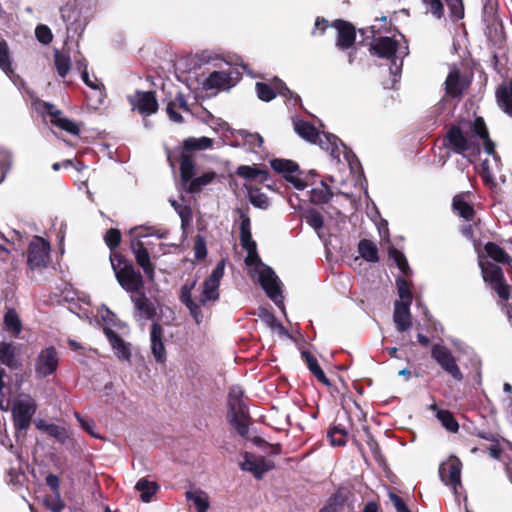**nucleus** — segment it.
<instances>
[{"instance_id":"obj_1","label":"nucleus","mask_w":512,"mask_h":512,"mask_svg":"<svg viewBox=\"0 0 512 512\" xmlns=\"http://www.w3.org/2000/svg\"><path fill=\"white\" fill-rule=\"evenodd\" d=\"M447 146L455 153L473 162L480 154L481 146L487 157L481 162L480 177L488 187H495L497 178H501V161L495 153V145L490 140L482 118H477L469 132L459 127H452L446 136Z\"/></svg>"},{"instance_id":"obj_2","label":"nucleus","mask_w":512,"mask_h":512,"mask_svg":"<svg viewBox=\"0 0 512 512\" xmlns=\"http://www.w3.org/2000/svg\"><path fill=\"white\" fill-rule=\"evenodd\" d=\"M240 216V244L247 252L245 263L249 268V274L252 281L258 283L268 298L285 315V305L283 296V284L275 271L261 261L257 253V244L252 238L250 217L241 209H237Z\"/></svg>"},{"instance_id":"obj_3","label":"nucleus","mask_w":512,"mask_h":512,"mask_svg":"<svg viewBox=\"0 0 512 512\" xmlns=\"http://www.w3.org/2000/svg\"><path fill=\"white\" fill-rule=\"evenodd\" d=\"M130 235L133 236L131 241V249L134 253L137 264L143 269L146 276L150 279H154V266L150 261V256L145 244L140 240L155 235L157 238L162 239L166 237L165 231H156L151 227H134L130 230Z\"/></svg>"},{"instance_id":"obj_4","label":"nucleus","mask_w":512,"mask_h":512,"mask_svg":"<svg viewBox=\"0 0 512 512\" xmlns=\"http://www.w3.org/2000/svg\"><path fill=\"white\" fill-rule=\"evenodd\" d=\"M110 262L119 285L126 292L132 295L141 291L144 285L143 278L131 262L118 253L110 254Z\"/></svg>"},{"instance_id":"obj_5","label":"nucleus","mask_w":512,"mask_h":512,"mask_svg":"<svg viewBox=\"0 0 512 512\" xmlns=\"http://www.w3.org/2000/svg\"><path fill=\"white\" fill-rule=\"evenodd\" d=\"M372 50L380 57L391 62L390 73L398 75L402 70L403 59L408 55V47H400L397 40L392 37L375 38L372 44Z\"/></svg>"},{"instance_id":"obj_6","label":"nucleus","mask_w":512,"mask_h":512,"mask_svg":"<svg viewBox=\"0 0 512 512\" xmlns=\"http://www.w3.org/2000/svg\"><path fill=\"white\" fill-rule=\"evenodd\" d=\"M37 410L35 399L26 393H20L13 401L11 413L16 431H25L30 427Z\"/></svg>"},{"instance_id":"obj_7","label":"nucleus","mask_w":512,"mask_h":512,"mask_svg":"<svg viewBox=\"0 0 512 512\" xmlns=\"http://www.w3.org/2000/svg\"><path fill=\"white\" fill-rule=\"evenodd\" d=\"M316 144L321 149L329 152L332 159L338 162L341 161V156H343L351 168H353V163L357 162L355 155L333 134L320 132Z\"/></svg>"},{"instance_id":"obj_8","label":"nucleus","mask_w":512,"mask_h":512,"mask_svg":"<svg viewBox=\"0 0 512 512\" xmlns=\"http://www.w3.org/2000/svg\"><path fill=\"white\" fill-rule=\"evenodd\" d=\"M479 266L484 281L490 284L491 288L495 290L502 300H507L510 292L509 287L503 282L502 269L488 260H483L481 255H479Z\"/></svg>"},{"instance_id":"obj_9","label":"nucleus","mask_w":512,"mask_h":512,"mask_svg":"<svg viewBox=\"0 0 512 512\" xmlns=\"http://www.w3.org/2000/svg\"><path fill=\"white\" fill-rule=\"evenodd\" d=\"M50 262V243L41 237H34L29 244L27 264L31 271L41 272Z\"/></svg>"},{"instance_id":"obj_10","label":"nucleus","mask_w":512,"mask_h":512,"mask_svg":"<svg viewBox=\"0 0 512 512\" xmlns=\"http://www.w3.org/2000/svg\"><path fill=\"white\" fill-rule=\"evenodd\" d=\"M224 271L225 260L222 259L217 263L209 277H207L203 282L202 291L199 297L201 308L206 306L209 302H216L219 299V286L221 279L224 276Z\"/></svg>"},{"instance_id":"obj_11","label":"nucleus","mask_w":512,"mask_h":512,"mask_svg":"<svg viewBox=\"0 0 512 512\" xmlns=\"http://www.w3.org/2000/svg\"><path fill=\"white\" fill-rule=\"evenodd\" d=\"M431 357L455 381L463 380V373L452 352L446 346L441 343L434 344L431 349Z\"/></svg>"},{"instance_id":"obj_12","label":"nucleus","mask_w":512,"mask_h":512,"mask_svg":"<svg viewBox=\"0 0 512 512\" xmlns=\"http://www.w3.org/2000/svg\"><path fill=\"white\" fill-rule=\"evenodd\" d=\"M256 92L259 99L262 101H271L275 98L276 94H279L286 98L289 102H292V105L295 106L300 102V97L292 92L281 80L276 79L273 83V87H271L267 83L257 82L256 83Z\"/></svg>"},{"instance_id":"obj_13","label":"nucleus","mask_w":512,"mask_h":512,"mask_svg":"<svg viewBox=\"0 0 512 512\" xmlns=\"http://www.w3.org/2000/svg\"><path fill=\"white\" fill-rule=\"evenodd\" d=\"M270 164L274 171L282 174L297 190L306 188L307 184L300 176L301 172L297 163L287 159H274Z\"/></svg>"},{"instance_id":"obj_14","label":"nucleus","mask_w":512,"mask_h":512,"mask_svg":"<svg viewBox=\"0 0 512 512\" xmlns=\"http://www.w3.org/2000/svg\"><path fill=\"white\" fill-rule=\"evenodd\" d=\"M59 357L54 347H47L38 354L35 360V374L43 379L54 374L58 368Z\"/></svg>"},{"instance_id":"obj_15","label":"nucleus","mask_w":512,"mask_h":512,"mask_svg":"<svg viewBox=\"0 0 512 512\" xmlns=\"http://www.w3.org/2000/svg\"><path fill=\"white\" fill-rule=\"evenodd\" d=\"M461 470L462 463L455 456L450 457L446 462H443L439 467V475L441 480L447 486H451L455 492L457 486L461 485Z\"/></svg>"},{"instance_id":"obj_16","label":"nucleus","mask_w":512,"mask_h":512,"mask_svg":"<svg viewBox=\"0 0 512 512\" xmlns=\"http://www.w3.org/2000/svg\"><path fill=\"white\" fill-rule=\"evenodd\" d=\"M133 109L138 110L142 115H151L158 110V102L153 91H136L128 97Z\"/></svg>"},{"instance_id":"obj_17","label":"nucleus","mask_w":512,"mask_h":512,"mask_svg":"<svg viewBox=\"0 0 512 512\" xmlns=\"http://www.w3.org/2000/svg\"><path fill=\"white\" fill-rule=\"evenodd\" d=\"M178 159L180 161L181 180L183 185L186 186L194 176V160L190 154L186 153V151L179 150L167 152V160L172 168H174Z\"/></svg>"},{"instance_id":"obj_18","label":"nucleus","mask_w":512,"mask_h":512,"mask_svg":"<svg viewBox=\"0 0 512 512\" xmlns=\"http://www.w3.org/2000/svg\"><path fill=\"white\" fill-rule=\"evenodd\" d=\"M243 458L240 463L241 469L250 472L257 479H261L265 473L273 468L272 462L263 456L245 453Z\"/></svg>"},{"instance_id":"obj_19","label":"nucleus","mask_w":512,"mask_h":512,"mask_svg":"<svg viewBox=\"0 0 512 512\" xmlns=\"http://www.w3.org/2000/svg\"><path fill=\"white\" fill-rule=\"evenodd\" d=\"M234 85V77L231 70L213 71L202 82L205 91L229 89Z\"/></svg>"},{"instance_id":"obj_20","label":"nucleus","mask_w":512,"mask_h":512,"mask_svg":"<svg viewBox=\"0 0 512 512\" xmlns=\"http://www.w3.org/2000/svg\"><path fill=\"white\" fill-rule=\"evenodd\" d=\"M196 285V281L187 282L181 287L180 300L188 308L191 317L197 325H200L204 320V314L201 304L192 299V290Z\"/></svg>"},{"instance_id":"obj_21","label":"nucleus","mask_w":512,"mask_h":512,"mask_svg":"<svg viewBox=\"0 0 512 512\" xmlns=\"http://www.w3.org/2000/svg\"><path fill=\"white\" fill-rule=\"evenodd\" d=\"M41 108L51 116V123L55 126L73 135H78L80 133L78 124L66 117H63L61 112L56 109L54 105L43 102L41 103Z\"/></svg>"},{"instance_id":"obj_22","label":"nucleus","mask_w":512,"mask_h":512,"mask_svg":"<svg viewBox=\"0 0 512 512\" xmlns=\"http://www.w3.org/2000/svg\"><path fill=\"white\" fill-rule=\"evenodd\" d=\"M334 27L337 31V47L342 50L352 47L356 39L355 28L344 20L335 21Z\"/></svg>"},{"instance_id":"obj_23","label":"nucleus","mask_w":512,"mask_h":512,"mask_svg":"<svg viewBox=\"0 0 512 512\" xmlns=\"http://www.w3.org/2000/svg\"><path fill=\"white\" fill-rule=\"evenodd\" d=\"M103 330L115 355L121 360L129 361L131 357L130 344L125 342L111 327L105 326Z\"/></svg>"},{"instance_id":"obj_24","label":"nucleus","mask_w":512,"mask_h":512,"mask_svg":"<svg viewBox=\"0 0 512 512\" xmlns=\"http://www.w3.org/2000/svg\"><path fill=\"white\" fill-rule=\"evenodd\" d=\"M163 329L160 324L153 323L150 332V346L152 354L158 363L166 361V350L162 341Z\"/></svg>"},{"instance_id":"obj_25","label":"nucleus","mask_w":512,"mask_h":512,"mask_svg":"<svg viewBox=\"0 0 512 512\" xmlns=\"http://www.w3.org/2000/svg\"><path fill=\"white\" fill-rule=\"evenodd\" d=\"M134 304L138 317L142 319H151L155 315L154 305L142 292H137L130 296Z\"/></svg>"},{"instance_id":"obj_26","label":"nucleus","mask_w":512,"mask_h":512,"mask_svg":"<svg viewBox=\"0 0 512 512\" xmlns=\"http://www.w3.org/2000/svg\"><path fill=\"white\" fill-rule=\"evenodd\" d=\"M410 305L395 302L393 320L399 332H404L411 327Z\"/></svg>"},{"instance_id":"obj_27","label":"nucleus","mask_w":512,"mask_h":512,"mask_svg":"<svg viewBox=\"0 0 512 512\" xmlns=\"http://www.w3.org/2000/svg\"><path fill=\"white\" fill-rule=\"evenodd\" d=\"M243 389L234 385L230 388L228 394V406L230 409V413L237 416L238 414H245V404L243 402Z\"/></svg>"},{"instance_id":"obj_28","label":"nucleus","mask_w":512,"mask_h":512,"mask_svg":"<svg viewBox=\"0 0 512 512\" xmlns=\"http://www.w3.org/2000/svg\"><path fill=\"white\" fill-rule=\"evenodd\" d=\"M496 97L500 108L512 116V79L497 89Z\"/></svg>"},{"instance_id":"obj_29","label":"nucleus","mask_w":512,"mask_h":512,"mask_svg":"<svg viewBox=\"0 0 512 512\" xmlns=\"http://www.w3.org/2000/svg\"><path fill=\"white\" fill-rule=\"evenodd\" d=\"M77 67L79 70H82L81 78L83 82L95 91L98 102L102 103L105 98L103 85L101 83H98V80L96 78L94 80L90 78L89 73L87 71V64L85 61H78Z\"/></svg>"},{"instance_id":"obj_30","label":"nucleus","mask_w":512,"mask_h":512,"mask_svg":"<svg viewBox=\"0 0 512 512\" xmlns=\"http://www.w3.org/2000/svg\"><path fill=\"white\" fill-rule=\"evenodd\" d=\"M301 356L304 359L309 371L317 378V380L326 386H330V381L319 366L317 359L309 351L306 350L301 351Z\"/></svg>"},{"instance_id":"obj_31","label":"nucleus","mask_w":512,"mask_h":512,"mask_svg":"<svg viewBox=\"0 0 512 512\" xmlns=\"http://www.w3.org/2000/svg\"><path fill=\"white\" fill-rule=\"evenodd\" d=\"M453 210L466 221H473L474 219V209L473 207L466 201L465 195L459 194L453 198L452 202Z\"/></svg>"},{"instance_id":"obj_32","label":"nucleus","mask_w":512,"mask_h":512,"mask_svg":"<svg viewBox=\"0 0 512 512\" xmlns=\"http://www.w3.org/2000/svg\"><path fill=\"white\" fill-rule=\"evenodd\" d=\"M295 132L304 140L316 144L319 131L307 121L297 120L294 122Z\"/></svg>"},{"instance_id":"obj_33","label":"nucleus","mask_w":512,"mask_h":512,"mask_svg":"<svg viewBox=\"0 0 512 512\" xmlns=\"http://www.w3.org/2000/svg\"><path fill=\"white\" fill-rule=\"evenodd\" d=\"M236 174L248 181L258 180L260 183L268 179L267 172L255 166L241 165L237 168Z\"/></svg>"},{"instance_id":"obj_34","label":"nucleus","mask_w":512,"mask_h":512,"mask_svg":"<svg viewBox=\"0 0 512 512\" xmlns=\"http://www.w3.org/2000/svg\"><path fill=\"white\" fill-rule=\"evenodd\" d=\"M135 489L140 493L141 500L148 503L158 491L159 486L155 481H150L147 478H141L137 481Z\"/></svg>"},{"instance_id":"obj_35","label":"nucleus","mask_w":512,"mask_h":512,"mask_svg":"<svg viewBox=\"0 0 512 512\" xmlns=\"http://www.w3.org/2000/svg\"><path fill=\"white\" fill-rule=\"evenodd\" d=\"M212 145L213 140L208 137L188 138L184 141L181 151H186L187 154H190L193 151L209 149Z\"/></svg>"},{"instance_id":"obj_36","label":"nucleus","mask_w":512,"mask_h":512,"mask_svg":"<svg viewBox=\"0 0 512 512\" xmlns=\"http://www.w3.org/2000/svg\"><path fill=\"white\" fill-rule=\"evenodd\" d=\"M186 499L192 502L197 512H206L209 508L208 495L202 490H190L186 492Z\"/></svg>"},{"instance_id":"obj_37","label":"nucleus","mask_w":512,"mask_h":512,"mask_svg":"<svg viewBox=\"0 0 512 512\" xmlns=\"http://www.w3.org/2000/svg\"><path fill=\"white\" fill-rule=\"evenodd\" d=\"M445 86L446 92L449 95L456 97L461 94L463 90V84L460 81V71L457 68H454L450 71L446 78Z\"/></svg>"},{"instance_id":"obj_38","label":"nucleus","mask_w":512,"mask_h":512,"mask_svg":"<svg viewBox=\"0 0 512 512\" xmlns=\"http://www.w3.org/2000/svg\"><path fill=\"white\" fill-rule=\"evenodd\" d=\"M431 409L436 411L437 419L450 432H456L459 425L453 415L448 410L437 409L436 405H432Z\"/></svg>"},{"instance_id":"obj_39","label":"nucleus","mask_w":512,"mask_h":512,"mask_svg":"<svg viewBox=\"0 0 512 512\" xmlns=\"http://www.w3.org/2000/svg\"><path fill=\"white\" fill-rule=\"evenodd\" d=\"M358 250L365 260L369 262H377L378 261V250L375 244L372 241L363 239L359 242Z\"/></svg>"},{"instance_id":"obj_40","label":"nucleus","mask_w":512,"mask_h":512,"mask_svg":"<svg viewBox=\"0 0 512 512\" xmlns=\"http://www.w3.org/2000/svg\"><path fill=\"white\" fill-rule=\"evenodd\" d=\"M4 326L9 332L18 336L22 330V324L15 310L9 309L4 315Z\"/></svg>"},{"instance_id":"obj_41","label":"nucleus","mask_w":512,"mask_h":512,"mask_svg":"<svg viewBox=\"0 0 512 512\" xmlns=\"http://www.w3.org/2000/svg\"><path fill=\"white\" fill-rule=\"evenodd\" d=\"M215 176H216V174L214 172H206V173H203L199 177L192 178L188 182V188H187L188 191L190 193L199 192L203 186H206L209 183H211L213 181V179L215 178Z\"/></svg>"},{"instance_id":"obj_42","label":"nucleus","mask_w":512,"mask_h":512,"mask_svg":"<svg viewBox=\"0 0 512 512\" xmlns=\"http://www.w3.org/2000/svg\"><path fill=\"white\" fill-rule=\"evenodd\" d=\"M485 252L487 256L498 263H507L509 256L506 252L497 244L488 242L485 245Z\"/></svg>"},{"instance_id":"obj_43","label":"nucleus","mask_w":512,"mask_h":512,"mask_svg":"<svg viewBox=\"0 0 512 512\" xmlns=\"http://www.w3.org/2000/svg\"><path fill=\"white\" fill-rule=\"evenodd\" d=\"M54 62L58 75L62 78L66 77L70 71V57L60 53L59 51H56L54 55Z\"/></svg>"},{"instance_id":"obj_44","label":"nucleus","mask_w":512,"mask_h":512,"mask_svg":"<svg viewBox=\"0 0 512 512\" xmlns=\"http://www.w3.org/2000/svg\"><path fill=\"white\" fill-rule=\"evenodd\" d=\"M0 68L9 77L13 74L9 56L8 45L5 41H0Z\"/></svg>"},{"instance_id":"obj_45","label":"nucleus","mask_w":512,"mask_h":512,"mask_svg":"<svg viewBox=\"0 0 512 512\" xmlns=\"http://www.w3.org/2000/svg\"><path fill=\"white\" fill-rule=\"evenodd\" d=\"M13 236L10 238L0 233V250H3L6 253H10L12 250H22V247L19 245V239H15L18 237L16 231H13Z\"/></svg>"},{"instance_id":"obj_46","label":"nucleus","mask_w":512,"mask_h":512,"mask_svg":"<svg viewBox=\"0 0 512 512\" xmlns=\"http://www.w3.org/2000/svg\"><path fill=\"white\" fill-rule=\"evenodd\" d=\"M249 200L251 204L260 209H267L269 207L268 197L259 189H251L249 191Z\"/></svg>"},{"instance_id":"obj_47","label":"nucleus","mask_w":512,"mask_h":512,"mask_svg":"<svg viewBox=\"0 0 512 512\" xmlns=\"http://www.w3.org/2000/svg\"><path fill=\"white\" fill-rule=\"evenodd\" d=\"M396 286H397L399 297L401 299L398 302L411 304L412 303V294L410 292L409 285H408L407 281L403 277H398L396 279Z\"/></svg>"},{"instance_id":"obj_48","label":"nucleus","mask_w":512,"mask_h":512,"mask_svg":"<svg viewBox=\"0 0 512 512\" xmlns=\"http://www.w3.org/2000/svg\"><path fill=\"white\" fill-rule=\"evenodd\" d=\"M328 437L333 446H342L346 443L347 432L344 428L335 426L328 431Z\"/></svg>"},{"instance_id":"obj_49","label":"nucleus","mask_w":512,"mask_h":512,"mask_svg":"<svg viewBox=\"0 0 512 512\" xmlns=\"http://www.w3.org/2000/svg\"><path fill=\"white\" fill-rule=\"evenodd\" d=\"M389 256H390V258H392L394 260V262L396 263V265L399 268V270L404 275H408V273L410 272V268H409L407 259L404 256V254L401 253L400 251H398L395 248H391L389 250Z\"/></svg>"},{"instance_id":"obj_50","label":"nucleus","mask_w":512,"mask_h":512,"mask_svg":"<svg viewBox=\"0 0 512 512\" xmlns=\"http://www.w3.org/2000/svg\"><path fill=\"white\" fill-rule=\"evenodd\" d=\"M426 13H431L435 18L440 19L444 14V6L441 0H422Z\"/></svg>"},{"instance_id":"obj_51","label":"nucleus","mask_w":512,"mask_h":512,"mask_svg":"<svg viewBox=\"0 0 512 512\" xmlns=\"http://www.w3.org/2000/svg\"><path fill=\"white\" fill-rule=\"evenodd\" d=\"M344 497L338 492L333 495L320 512H342Z\"/></svg>"},{"instance_id":"obj_52","label":"nucleus","mask_w":512,"mask_h":512,"mask_svg":"<svg viewBox=\"0 0 512 512\" xmlns=\"http://www.w3.org/2000/svg\"><path fill=\"white\" fill-rule=\"evenodd\" d=\"M307 224L312 227L319 235V230L324 225L323 216L316 210H310L305 216Z\"/></svg>"},{"instance_id":"obj_53","label":"nucleus","mask_w":512,"mask_h":512,"mask_svg":"<svg viewBox=\"0 0 512 512\" xmlns=\"http://www.w3.org/2000/svg\"><path fill=\"white\" fill-rule=\"evenodd\" d=\"M45 432H47L50 436L54 437L60 443H65L69 438L66 429L55 424L46 425Z\"/></svg>"},{"instance_id":"obj_54","label":"nucleus","mask_w":512,"mask_h":512,"mask_svg":"<svg viewBox=\"0 0 512 512\" xmlns=\"http://www.w3.org/2000/svg\"><path fill=\"white\" fill-rule=\"evenodd\" d=\"M36 39L43 45H48L52 42L53 35L51 29L44 24H39L35 28Z\"/></svg>"},{"instance_id":"obj_55","label":"nucleus","mask_w":512,"mask_h":512,"mask_svg":"<svg viewBox=\"0 0 512 512\" xmlns=\"http://www.w3.org/2000/svg\"><path fill=\"white\" fill-rule=\"evenodd\" d=\"M14 348L10 343H0V360L3 364L11 366L14 362Z\"/></svg>"},{"instance_id":"obj_56","label":"nucleus","mask_w":512,"mask_h":512,"mask_svg":"<svg viewBox=\"0 0 512 512\" xmlns=\"http://www.w3.org/2000/svg\"><path fill=\"white\" fill-rule=\"evenodd\" d=\"M245 414H238L237 416H234V414H231L230 422L233 425V427L236 429L239 435L242 437L246 436L248 434V424L243 419Z\"/></svg>"},{"instance_id":"obj_57","label":"nucleus","mask_w":512,"mask_h":512,"mask_svg":"<svg viewBox=\"0 0 512 512\" xmlns=\"http://www.w3.org/2000/svg\"><path fill=\"white\" fill-rule=\"evenodd\" d=\"M333 194L327 185H322L321 189L312 190V199L316 202L326 203L332 198Z\"/></svg>"},{"instance_id":"obj_58","label":"nucleus","mask_w":512,"mask_h":512,"mask_svg":"<svg viewBox=\"0 0 512 512\" xmlns=\"http://www.w3.org/2000/svg\"><path fill=\"white\" fill-rule=\"evenodd\" d=\"M104 240L110 249H115L121 241V233L117 229H110L106 232Z\"/></svg>"},{"instance_id":"obj_59","label":"nucleus","mask_w":512,"mask_h":512,"mask_svg":"<svg viewBox=\"0 0 512 512\" xmlns=\"http://www.w3.org/2000/svg\"><path fill=\"white\" fill-rule=\"evenodd\" d=\"M207 255L206 243L202 237H199L194 244V257L196 260H203Z\"/></svg>"},{"instance_id":"obj_60","label":"nucleus","mask_w":512,"mask_h":512,"mask_svg":"<svg viewBox=\"0 0 512 512\" xmlns=\"http://www.w3.org/2000/svg\"><path fill=\"white\" fill-rule=\"evenodd\" d=\"M451 9L452 15L456 19H461L464 16L463 5L461 0H447Z\"/></svg>"},{"instance_id":"obj_61","label":"nucleus","mask_w":512,"mask_h":512,"mask_svg":"<svg viewBox=\"0 0 512 512\" xmlns=\"http://www.w3.org/2000/svg\"><path fill=\"white\" fill-rule=\"evenodd\" d=\"M451 9L452 15L456 19H461L464 16L463 5L461 0H447Z\"/></svg>"},{"instance_id":"obj_62","label":"nucleus","mask_w":512,"mask_h":512,"mask_svg":"<svg viewBox=\"0 0 512 512\" xmlns=\"http://www.w3.org/2000/svg\"><path fill=\"white\" fill-rule=\"evenodd\" d=\"M11 161H12L11 154L5 150H1L0 151V166L2 167V169L5 168V171L3 172L0 182L4 180L5 174L11 165Z\"/></svg>"},{"instance_id":"obj_63","label":"nucleus","mask_w":512,"mask_h":512,"mask_svg":"<svg viewBox=\"0 0 512 512\" xmlns=\"http://www.w3.org/2000/svg\"><path fill=\"white\" fill-rule=\"evenodd\" d=\"M389 498L397 512H411L410 509L405 504V502L402 500V498H400L398 495L390 493Z\"/></svg>"},{"instance_id":"obj_64","label":"nucleus","mask_w":512,"mask_h":512,"mask_svg":"<svg viewBox=\"0 0 512 512\" xmlns=\"http://www.w3.org/2000/svg\"><path fill=\"white\" fill-rule=\"evenodd\" d=\"M45 480H46V484L53 490L56 498H59V496H60V493H59L60 481H59L58 476H56L54 474H48L46 476Z\"/></svg>"}]
</instances>
